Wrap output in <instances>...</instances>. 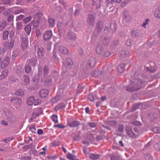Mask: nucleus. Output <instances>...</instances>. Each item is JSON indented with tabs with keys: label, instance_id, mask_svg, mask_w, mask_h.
<instances>
[{
	"label": "nucleus",
	"instance_id": "f257e3e1",
	"mask_svg": "<svg viewBox=\"0 0 160 160\" xmlns=\"http://www.w3.org/2000/svg\"><path fill=\"white\" fill-rule=\"evenodd\" d=\"M142 83V81L141 79H135L133 81V83H131L132 87H133V89L131 88V92L138 90L141 88V85Z\"/></svg>",
	"mask_w": 160,
	"mask_h": 160
},
{
	"label": "nucleus",
	"instance_id": "f03ea898",
	"mask_svg": "<svg viewBox=\"0 0 160 160\" xmlns=\"http://www.w3.org/2000/svg\"><path fill=\"white\" fill-rule=\"evenodd\" d=\"M20 39L22 40L21 43V46L23 50H26L28 47V41L27 39L26 38L20 36Z\"/></svg>",
	"mask_w": 160,
	"mask_h": 160
},
{
	"label": "nucleus",
	"instance_id": "7ed1b4c3",
	"mask_svg": "<svg viewBox=\"0 0 160 160\" xmlns=\"http://www.w3.org/2000/svg\"><path fill=\"white\" fill-rule=\"evenodd\" d=\"M11 102L13 104L15 107L17 108L20 105L22 100L20 99L14 97L11 100Z\"/></svg>",
	"mask_w": 160,
	"mask_h": 160
},
{
	"label": "nucleus",
	"instance_id": "20e7f679",
	"mask_svg": "<svg viewBox=\"0 0 160 160\" xmlns=\"http://www.w3.org/2000/svg\"><path fill=\"white\" fill-rule=\"evenodd\" d=\"M10 62V58L8 57H5L3 62L1 65L2 68H4L8 66Z\"/></svg>",
	"mask_w": 160,
	"mask_h": 160
},
{
	"label": "nucleus",
	"instance_id": "39448f33",
	"mask_svg": "<svg viewBox=\"0 0 160 160\" xmlns=\"http://www.w3.org/2000/svg\"><path fill=\"white\" fill-rule=\"evenodd\" d=\"M52 35L51 31H47L43 35V38L45 41H47L51 39Z\"/></svg>",
	"mask_w": 160,
	"mask_h": 160
},
{
	"label": "nucleus",
	"instance_id": "423d86ee",
	"mask_svg": "<svg viewBox=\"0 0 160 160\" xmlns=\"http://www.w3.org/2000/svg\"><path fill=\"white\" fill-rule=\"evenodd\" d=\"M150 69L148 67H147V70L150 71L152 72H154L156 70V66L155 63L154 62H151L150 63Z\"/></svg>",
	"mask_w": 160,
	"mask_h": 160
},
{
	"label": "nucleus",
	"instance_id": "0eeeda50",
	"mask_svg": "<svg viewBox=\"0 0 160 160\" xmlns=\"http://www.w3.org/2000/svg\"><path fill=\"white\" fill-rule=\"evenodd\" d=\"M59 50L61 53L64 54H68L69 53V51L68 49L63 46L59 47Z\"/></svg>",
	"mask_w": 160,
	"mask_h": 160
},
{
	"label": "nucleus",
	"instance_id": "6e6552de",
	"mask_svg": "<svg viewBox=\"0 0 160 160\" xmlns=\"http://www.w3.org/2000/svg\"><path fill=\"white\" fill-rule=\"evenodd\" d=\"M48 93V91L47 89H43L40 91V96L42 98L46 97Z\"/></svg>",
	"mask_w": 160,
	"mask_h": 160
},
{
	"label": "nucleus",
	"instance_id": "1a4fd4ad",
	"mask_svg": "<svg viewBox=\"0 0 160 160\" xmlns=\"http://www.w3.org/2000/svg\"><path fill=\"white\" fill-rule=\"evenodd\" d=\"M68 126L71 127H75L79 126L80 123L78 121H73L68 122Z\"/></svg>",
	"mask_w": 160,
	"mask_h": 160
},
{
	"label": "nucleus",
	"instance_id": "9d476101",
	"mask_svg": "<svg viewBox=\"0 0 160 160\" xmlns=\"http://www.w3.org/2000/svg\"><path fill=\"white\" fill-rule=\"evenodd\" d=\"M68 39L71 40H75L76 38V36L75 34L71 31L69 32L67 35Z\"/></svg>",
	"mask_w": 160,
	"mask_h": 160
},
{
	"label": "nucleus",
	"instance_id": "9b49d317",
	"mask_svg": "<svg viewBox=\"0 0 160 160\" xmlns=\"http://www.w3.org/2000/svg\"><path fill=\"white\" fill-rule=\"evenodd\" d=\"M37 62V58H32L28 60V64L30 65L34 66L36 65Z\"/></svg>",
	"mask_w": 160,
	"mask_h": 160
},
{
	"label": "nucleus",
	"instance_id": "f8f14e48",
	"mask_svg": "<svg viewBox=\"0 0 160 160\" xmlns=\"http://www.w3.org/2000/svg\"><path fill=\"white\" fill-rule=\"evenodd\" d=\"M37 54L39 58H42L44 55V49L42 48H38L37 51Z\"/></svg>",
	"mask_w": 160,
	"mask_h": 160
},
{
	"label": "nucleus",
	"instance_id": "ddd939ff",
	"mask_svg": "<svg viewBox=\"0 0 160 160\" xmlns=\"http://www.w3.org/2000/svg\"><path fill=\"white\" fill-rule=\"evenodd\" d=\"M154 14L155 18H160V7H158L156 9Z\"/></svg>",
	"mask_w": 160,
	"mask_h": 160
},
{
	"label": "nucleus",
	"instance_id": "4468645a",
	"mask_svg": "<svg viewBox=\"0 0 160 160\" xmlns=\"http://www.w3.org/2000/svg\"><path fill=\"white\" fill-rule=\"evenodd\" d=\"M34 98L33 97L31 96L29 97L27 99V103L29 106L32 105L33 104Z\"/></svg>",
	"mask_w": 160,
	"mask_h": 160
},
{
	"label": "nucleus",
	"instance_id": "2eb2a0df",
	"mask_svg": "<svg viewBox=\"0 0 160 160\" xmlns=\"http://www.w3.org/2000/svg\"><path fill=\"white\" fill-rule=\"evenodd\" d=\"M66 105V104L64 103H59L54 108V109L55 111L58 110L62 108L65 107Z\"/></svg>",
	"mask_w": 160,
	"mask_h": 160
},
{
	"label": "nucleus",
	"instance_id": "dca6fc26",
	"mask_svg": "<svg viewBox=\"0 0 160 160\" xmlns=\"http://www.w3.org/2000/svg\"><path fill=\"white\" fill-rule=\"evenodd\" d=\"M94 20L95 18L93 16L91 15H89L88 22L90 25H93L94 24Z\"/></svg>",
	"mask_w": 160,
	"mask_h": 160
},
{
	"label": "nucleus",
	"instance_id": "f3484780",
	"mask_svg": "<svg viewBox=\"0 0 160 160\" xmlns=\"http://www.w3.org/2000/svg\"><path fill=\"white\" fill-rule=\"evenodd\" d=\"M23 83L24 85L27 86L30 80L28 77L26 75L23 76Z\"/></svg>",
	"mask_w": 160,
	"mask_h": 160
},
{
	"label": "nucleus",
	"instance_id": "a211bd4d",
	"mask_svg": "<svg viewBox=\"0 0 160 160\" xmlns=\"http://www.w3.org/2000/svg\"><path fill=\"white\" fill-rule=\"evenodd\" d=\"M49 26L53 27L55 25V20L53 18H49L48 19Z\"/></svg>",
	"mask_w": 160,
	"mask_h": 160
},
{
	"label": "nucleus",
	"instance_id": "6ab92c4d",
	"mask_svg": "<svg viewBox=\"0 0 160 160\" xmlns=\"http://www.w3.org/2000/svg\"><path fill=\"white\" fill-rule=\"evenodd\" d=\"M125 65L124 64H121L118 68V71L120 73L123 72L125 71Z\"/></svg>",
	"mask_w": 160,
	"mask_h": 160
},
{
	"label": "nucleus",
	"instance_id": "aec40b11",
	"mask_svg": "<svg viewBox=\"0 0 160 160\" xmlns=\"http://www.w3.org/2000/svg\"><path fill=\"white\" fill-rule=\"evenodd\" d=\"M95 63L96 61L95 59L93 58H92L89 61L88 64L90 67L92 68L95 66Z\"/></svg>",
	"mask_w": 160,
	"mask_h": 160
},
{
	"label": "nucleus",
	"instance_id": "412c9836",
	"mask_svg": "<svg viewBox=\"0 0 160 160\" xmlns=\"http://www.w3.org/2000/svg\"><path fill=\"white\" fill-rule=\"evenodd\" d=\"M67 158L71 160H79L78 159H76L77 158L76 156L71 153H68L67 155Z\"/></svg>",
	"mask_w": 160,
	"mask_h": 160
},
{
	"label": "nucleus",
	"instance_id": "4be33fe9",
	"mask_svg": "<svg viewBox=\"0 0 160 160\" xmlns=\"http://www.w3.org/2000/svg\"><path fill=\"white\" fill-rule=\"evenodd\" d=\"M13 44H12L7 42H5L3 44V46L5 48H8L9 49L12 48L13 47Z\"/></svg>",
	"mask_w": 160,
	"mask_h": 160
},
{
	"label": "nucleus",
	"instance_id": "5701e85b",
	"mask_svg": "<svg viewBox=\"0 0 160 160\" xmlns=\"http://www.w3.org/2000/svg\"><path fill=\"white\" fill-rule=\"evenodd\" d=\"M8 71L7 70H5L2 72L1 75H0V79L4 78L8 74Z\"/></svg>",
	"mask_w": 160,
	"mask_h": 160
},
{
	"label": "nucleus",
	"instance_id": "b1692460",
	"mask_svg": "<svg viewBox=\"0 0 160 160\" xmlns=\"http://www.w3.org/2000/svg\"><path fill=\"white\" fill-rule=\"evenodd\" d=\"M29 130L33 133L35 134L36 133V128L35 125L34 124H31L29 128Z\"/></svg>",
	"mask_w": 160,
	"mask_h": 160
},
{
	"label": "nucleus",
	"instance_id": "393cba45",
	"mask_svg": "<svg viewBox=\"0 0 160 160\" xmlns=\"http://www.w3.org/2000/svg\"><path fill=\"white\" fill-rule=\"evenodd\" d=\"M15 94L18 96H23L24 94V92L21 89H19L17 90L15 92Z\"/></svg>",
	"mask_w": 160,
	"mask_h": 160
},
{
	"label": "nucleus",
	"instance_id": "a878e982",
	"mask_svg": "<svg viewBox=\"0 0 160 160\" xmlns=\"http://www.w3.org/2000/svg\"><path fill=\"white\" fill-rule=\"evenodd\" d=\"M89 157L92 159L97 160L99 158V156L98 154L92 153L90 154Z\"/></svg>",
	"mask_w": 160,
	"mask_h": 160
},
{
	"label": "nucleus",
	"instance_id": "bb28decb",
	"mask_svg": "<svg viewBox=\"0 0 160 160\" xmlns=\"http://www.w3.org/2000/svg\"><path fill=\"white\" fill-rule=\"evenodd\" d=\"M96 51L97 53L99 55H101L103 52V49L101 47L98 45L96 48Z\"/></svg>",
	"mask_w": 160,
	"mask_h": 160
},
{
	"label": "nucleus",
	"instance_id": "cd10ccee",
	"mask_svg": "<svg viewBox=\"0 0 160 160\" xmlns=\"http://www.w3.org/2000/svg\"><path fill=\"white\" fill-rule=\"evenodd\" d=\"M51 118L52 120L54 123H58V116L57 115H53L52 116Z\"/></svg>",
	"mask_w": 160,
	"mask_h": 160
},
{
	"label": "nucleus",
	"instance_id": "c85d7f7f",
	"mask_svg": "<svg viewBox=\"0 0 160 160\" xmlns=\"http://www.w3.org/2000/svg\"><path fill=\"white\" fill-rule=\"evenodd\" d=\"M25 31L28 35L30 34L31 30V27L29 25H27L25 28Z\"/></svg>",
	"mask_w": 160,
	"mask_h": 160
},
{
	"label": "nucleus",
	"instance_id": "c756f323",
	"mask_svg": "<svg viewBox=\"0 0 160 160\" xmlns=\"http://www.w3.org/2000/svg\"><path fill=\"white\" fill-rule=\"evenodd\" d=\"M43 74L45 76L48 74L49 72L48 68V66L45 65L43 68Z\"/></svg>",
	"mask_w": 160,
	"mask_h": 160
},
{
	"label": "nucleus",
	"instance_id": "7c9ffc66",
	"mask_svg": "<svg viewBox=\"0 0 160 160\" xmlns=\"http://www.w3.org/2000/svg\"><path fill=\"white\" fill-rule=\"evenodd\" d=\"M5 114L7 117L8 119L11 118H14L15 119L14 117L12 116V113L9 111H7L5 112Z\"/></svg>",
	"mask_w": 160,
	"mask_h": 160
},
{
	"label": "nucleus",
	"instance_id": "2f4dec72",
	"mask_svg": "<svg viewBox=\"0 0 160 160\" xmlns=\"http://www.w3.org/2000/svg\"><path fill=\"white\" fill-rule=\"evenodd\" d=\"M3 14L5 16L7 17L9 16L12 15V11L11 9L7 10L4 12Z\"/></svg>",
	"mask_w": 160,
	"mask_h": 160
},
{
	"label": "nucleus",
	"instance_id": "473e14b6",
	"mask_svg": "<svg viewBox=\"0 0 160 160\" xmlns=\"http://www.w3.org/2000/svg\"><path fill=\"white\" fill-rule=\"evenodd\" d=\"M145 159L146 160H152V157L150 154H146L144 155Z\"/></svg>",
	"mask_w": 160,
	"mask_h": 160
},
{
	"label": "nucleus",
	"instance_id": "72a5a7b5",
	"mask_svg": "<svg viewBox=\"0 0 160 160\" xmlns=\"http://www.w3.org/2000/svg\"><path fill=\"white\" fill-rule=\"evenodd\" d=\"M25 72L27 73H28L30 72L31 71V68L29 65H25Z\"/></svg>",
	"mask_w": 160,
	"mask_h": 160
},
{
	"label": "nucleus",
	"instance_id": "f704fd0d",
	"mask_svg": "<svg viewBox=\"0 0 160 160\" xmlns=\"http://www.w3.org/2000/svg\"><path fill=\"white\" fill-rule=\"evenodd\" d=\"M8 34L9 32L8 31H7L4 32L3 35V39L4 40H7L8 38Z\"/></svg>",
	"mask_w": 160,
	"mask_h": 160
},
{
	"label": "nucleus",
	"instance_id": "c9c22d12",
	"mask_svg": "<svg viewBox=\"0 0 160 160\" xmlns=\"http://www.w3.org/2000/svg\"><path fill=\"white\" fill-rule=\"evenodd\" d=\"M66 64L68 66H71L73 64V62L72 60L70 58H68L66 59Z\"/></svg>",
	"mask_w": 160,
	"mask_h": 160
},
{
	"label": "nucleus",
	"instance_id": "e433bc0d",
	"mask_svg": "<svg viewBox=\"0 0 160 160\" xmlns=\"http://www.w3.org/2000/svg\"><path fill=\"white\" fill-rule=\"evenodd\" d=\"M154 146L156 150L160 152V142L158 143L155 144Z\"/></svg>",
	"mask_w": 160,
	"mask_h": 160
},
{
	"label": "nucleus",
	"instance_id": "4c0bfd02",
	"mask_svg": "<svg viewBox=\"0 0 160 160\" xmlns=\"http://www.w3.org/2000/svg\"><path fill=\"white\" fill-rule=\"evenodd\" d=\"M22 25V23L21 22H18L16 23L17 29L18 30H21Z\"/></svg>",
	"mask_w": 160,
	"mask_h": 160
},
{
	"label": "nucleus",
	"instance_id": "58836bf2",
	"mask_svg": "<svg viewBox=\"0 0 160 160\" xmlns=\"http://www.w3.org/2000/svg\"><path fill=\"white\" fill-rule=\"evenodd\" d=\"M129 53L125 51H123L121 52V55L123 57H126L128 56Z\"/></svg>",
	"mask_w": 160,
	"mask_h": 160
},
{
	"label": "nucleus",
	"instance_id": "ea45409f",
	"mask_svg": "<svg viewBox=\"0 0 160 160\" xmlns=\"http://www.w3.org/2000/svg\"><path fill=\"white\" fill-rule=\"evenodd\" d=\"M6 25V22L5 21L2 22L1 24L0 25V30H2L5 28Z\"/></svg>",
	"mask_w": 160,
	"mask_h": 160
},
{
	"label": "nucleus",
	"instance_id": "a19ab883",
	"mask_svg": "<svg viewBox=\"0 0 160 160\" xmlns=\"http://www.w3.org/2000/svg\"><path fill=\"white\" fill-rule=\"evenodd\" d=\"M54 128L58 127L60 128H64L65 127V126L61 124H59L58 125H55L53 126Z\"/></svg>",
	"mask_w": 160,
	"mask_h": 160
},
{
	"label": "nucleus",
	"instance_id": "79ce46f5",
	"mask_svg": "<svg viewBox=\"0 0 160 160\" xmlns=\"http://www.w3.org/2000/svg\"><path fill=\"white\" fill-rule=\"evenodd\" d=\"M31 18H32L31 17H29L24 18L23 19V21L24 23L26 24L29 21H31Z\"/></svg>",
	"mask_w": 160,
	"mask_h": 160
},
{
	"label": "nucleus",
	"instance_id": "37998d69",
	"mask_svg": "<svg viewBox=\"0 0 160 160\" xmlns=\"http://www.w3.org/2000/svg\"><path fill=\"white\" fill-rule=\"evenodd\" d=\"M41 103V100L39 99L35 100L34 99V102L33 104L34 105H40Z\"/></svg>",
	"mask_w": 160,
	"mask_h": 160
},
{
	"label": "nucleus",
	"instance_id": "c03bdc74",
	"mask_svg": "<svg viewBox=\"0 0 160 160\" xmlns=\"http://www.w3.org/2000/svg\"><path fill=\"white\" fill-rule=\"evenodd\" d=\"M109 42V40L108 39L106 38H104V39L103 41V44L104 45H108Z\"/></svg>",
	"mask_w": 160,
	"mask_h": 160
},
{
	"label": "nucleus",
	"instance_id": "a18cd8bd",
	"mask_svg": "<svg viewBox=\"0 0 160 160\" xmlns=\"http://www.w3.org/2000/svg\"><path fill=\"white\" fill-rule=\"evenodd\" d=\"M9 79L10 80L11 82H16L18 81V79L17 78L12 77H10Z\"/></svg>",
	"mask_w": 160,
	"mask_h": 160
},
{
	"label": "nucleus",
	"instance_id": "49530a36",
	"mask_svg": "<svg viewBox=\"0 0 160 160\" xmlns=\"http://www.w3.org/2000/svg\"><path fill=\"white\" fill-rule=\"evenodd\" d=\"M24 16L23 15H20L18 17H16V21H18L22 20L24 18Z\"/></svg>",
	"mask_w": 160,
	"mask_h": 160
},
{
	"label": "nucleus",
	"instance_id": "de8ad7c7",
	"mask_svg": "<svg viewBox=\"0 0 160 160\" xmlns=\"http://www.w3.org/2000/svg\"><path fill=\"white\" fill-rule=\"evenodd\" d=\"M153 131L155 133H159L160 132V128L158 127H154L153 129Z\"/></svg>",
	"mask_w": 160,
	"mask_h": 160
},
{
	"label": "nucleus",
	"instance_id": "09e8293b",
	"mask_svg": "<svg viewBox=\"0 0 160 160\" xmlns=\"http://www.w3.org/2000/svg\"><path fill=\"white\" fill-rule=\"evenodd\" d=\"M88 124L90 127L92 128H95L97 126V123L95 122H90Z\"/></svg>",
	"mask_w": 160,
	"mask_h": 160
},
{
	"label": "nucleus",
	"instance_id": "8fccbe9b",
	"mask_svg": "<svg viewBox=\"0 0 160 160\" xmlns=\"http://www.w3.org/2000/svg\"><path fill=\"white\" fill-rule=\"evenodd\" d=\"M8 17V22H11L13 21L14 16L12 15Z\"/></svg>",
	"mask_w": 160,
	"mask_h": 160
},
{
	"label": "nucleus",
	"instance_id": "3c124183",
	"mask_svg": "<svg viewBox=\"0 0 160 160\" xmlns=\"http://www.w3.org/2000/svg\"><path fill=\"white\" fill-rule=\"evenodd\" d=\"M132 124L136 126H139L141 125V123L139 122L135 121L132 122Z\"/></svg>",
	"mask_w": 160,
	"mask_h": 160
},
{
	"label": "nucleus",
	"instance_id": "603ef678",
	"mask_svg": "<svg viewBox=\"0 0 160 160\" xmlns=\"http://www.w3.org/2000/svg\"><path fill=\"white\" fill-rule=\"evenodd\" d=\"M118 131L120 132H122L123 131V126L121 125H119L118 126Z\"/></svg>",
	"mask_w": 160,
	"mask_h": 160
},
{
	"label": "nucleus",
	"instance_id": "864d4df0",
	"mask_svg": "<svg viewBox=\"0 0 160 160\" xmlns=\"http://www.w3.org/2000/svg\"><path fill=\"white\" fill-rule=\"evenodd\" d=\"M137 135L133 132L131 131V138H136Z\"/></svg>",
	"mask_w": 160,
	"mask_h": 160
},
{
	"label": "nucleus",
	"instance_id": "5fc2aeb1",
	"mask_svg": "<svg viewBox=\"0 0 160 160\" xmlns=\"http://www.w3.org/2000/svg\"><path fill=\"white\" fill-rule=\"evenodd\" d=\"M36 36L38 38L41 36V33L39 30H37L36 31Z\"/></svg>",
	"mask_w": 160,
	"mask_h": 160
},
{
	"label": "nucleus",
	"instance_id": "6e6d98bb",
	"mask_svg": "<svg viewBox=\"0 0 160 160\" xmlns=\"http://www.w3.org/2000/svg\"><path fill=\"white\" fill-rule=\"evenodd\" d=\"M139 107V105L138 104H134L132 106V109L133 110H135Z\"/></svg>",
	"mask_w": 160,
	"mask_h": 160
},
{
	"label": "nucleus",
	"instance_id": "4d7b16f0",
	"mask_svg": "<svg viewBox=\"0 0 160 160\" xmlns=\"http://www.w3.org/2000/svg\"><path fill=\"white\" fill-rule=\"evenodd\" d=\"M2 2L3 4H10V0H3Z\"/></svg>",
	"mask_w": 160,
	"mask_h": 160
},
{
	"label": "nucleus",
	"instance_id": "13d9d810",
	"mask_svg": "<svg viewBox=\"0 0 160 160\" xmlns=\"http://www.w3.org/2000/svg\"><path fill=\"white\" fill-rule=\"evenodd\" d=\"M104 56L105 57H109L110 55V52L108 51L105 52L104 53Z\"/></svg>",
	"mask_w": 160,
	"mask_h": 160
},
{
	"label": "nucleus",
	"instance_id": "bf43d9fd",
	"mask_svg": "<svg viewBox=\"0 0 160 160\" xmlns=\"http://www.w3.org/2000/svg\"><path fill=\"white\" fill-rule=\"evenodd\" d=\"M89 98L91 101H93L95 99V97L92 95H89Z\"/></svg>",
	"mask_w": 160,
	"mask_h": 160
},
{
	"label": "nucleus",
	"instance_id": "052dcab7",
	"mask_svg": "<svg viewBox=\"0 0 160 160\" xmlns=\"http://www.w3.org/2000/svg\"><path fill=\"white\" fill-rule=\"evenodd\" d=\"M149 20L148 19H146L145 22L143 23L142 26L144 27H145L146 25L148 24V22H149Z\"/></svg>",
	"mask_w": 160,
	"mask_h": 160
},
{
	"label": "nucleus",
	"instance_id": "680f3d73",
	"mask_svg": "<svg viewBox=\"0 0 160 160\" xmlns=\"http://www.w3.org/2000/svg\"><path fill=\"white\" fill-rule=\"evenodd\" d=\"M37 133L39 135L43 133V131L42 129H38L37 130Z\"/></svg>",
	"mask_w": 160,
	"mask_h": 160
},
{
	"label": "nucleus",
	"instance_id": "e2e57ef3",
	"mask_svg": "<svg viewBox=\"0 0 160 160\" xmlns=\"http://www.w3.org/2000/svg\"><path fill=\"white\" fill-rule=\"evenodd\" d=\"M1 124L2 125L5 126H7L8 125V123L7 122L4 120H3L2 121Z\"/></svg>",
	"mask_w": 160,
	"mask_h": 160
},
{
	"label": "nucleus",
	"instance_id": "0e129e2a",
	"mask_svg": "<svg viewBox=\"0 0 160 160\" xmlns=\"http://www.w3.org/2000/svg\"><path fill=\"white\" fill-rule=\"evenodd\" d=\"M83 152L85 154H87L88 153L87 152V148L86 147H84L83 149Z\"/></svg>",
	"mask_w": 160,
	"mask_h": 160
},
{
	"label": "nucleus",
	"instance_id": "69168bd1",
	"mask_svg": "<svg viewBox=\"0 0 160 160\" xmlns=\"http://www.w3.org/2000/svg\"><path fill=\"white\" fill-rule=\"evenodd\" d=\"M151 142H149L144 147V149H147L148 147H149L151 144Z\"/></svg>",
	"mask_w": 160,
	"mask_h": 160
},
{
	"label": "nucleus",
	"instance_id": "338daca9",
	"mask_svg": "<svg viewBox=\"0 0 160 160\" xmlns=\"http://www.w3.org/2000/svg\"><path fill=\"white\" fill-rule=\"evenodd\" d=\"M24 159L25 160H29L31 159V158L29 156L25 157L24 158Z\"/></svg>",
	"mask_w": 160,
	"mask_h": 160
},
{
	"label": "nucleus",
	"instance_id": "774afa93",
	"mask_svg": "<svg viewBox=\"0 0 160 160\" xmlns=\"http://www.w3.org/2000/svg\"><path fill=\"white\" fill-rule=\"evenodd\" d=\"M85 112L87 113H88L89 112V108L88 107H87L85 109Z\"/></svg>",
	"mask_w": 160,
	"mask_h": 160
}]
</instances>
